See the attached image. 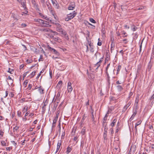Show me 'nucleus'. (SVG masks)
Instances as JSON below:
<instances>
[{
    "label": "nucleus",
    "mask_w": 154,
    "mask_h": 154,
    "mask_svg": "<svg viewBox=\"0 0 154 154\" xmlns=\"http://www.w3.org/2000/svg\"><path fill=\"white\" fill-rule=\"evenodd\" d=\"M90 21L92 23H96V21L93 19L92 18L90 19Z\"/></svg>",
    "instance_id": "nucleus-35"
},
{
    "label": "nucleus",
    "mask_w": 154,
    "mask_h": 154,
    "mask_svg": "<svg viewBox=\"0 0 154 154\" xmlns=\"http://www.w3.org/2000/svg\"><path fill=\"white\" fill-rule=\"evenodd\" d=\"M48 49L51 51H53L54 52V53L55 54L59 56V53L55 49L51 48L50 47L49 45L48 46Z\"/></svg>",
    "instance_id": "nucleus-5"
},
{
    "label": "nucleus",
    "mask_w": 154,
    "mask_h": 154,
    "mask_svg": "<svg viewBox=\"0 0 154 154\" xmlns=\"http://www.w3.org/2000/svg\"><path fill=\"white\" fill-rule=\"evenodd\" d=\"M121 65H119L118 66V68L117 69V74H118L119 73V72L120 69H121Z\"/></svg>",
    "instance_id": "nucleus-28"
},
{
    "label": "nucleus",
    "mask_w": 154,
    "mask_h": 154,
    "mask_svg": "<svg viewBox=\"0 0 154 154\" xmlns=\"http://www.w3.org/2000/svg\"><path fill=\"white\" fill-rule=\"evenodd\" d=\"M14 70L13 69H11L10 68H9L8 69V70L7 71L8 72L10 73L11 74H13L14 72Z\"/></svg>",
    "instance_id": "nucleus-29"
},
{
    "label": "nucleus",
    "mask_w": 154,
    "mask_h": 154,
    "mask_svg": "<svg viewBox=\"0 0 154 154\" xmlns=\"http://www.w3.org/2000/svg\"><path fill=\"white\" fill-rule=\"evenodd\" d=\"M28 80H26L23 83V85L24 86H25V87L27 85L28 83Z\"/></svg>",
    "instance_id": "nucleus-36"
},
{
    "label": "nucleus",
    "mask_w": 154,
    "mask_h": 154,
    "mask_svg": "<svg viewBox=\"0 0 154 154\" xmlns=\"http://www.w3.org/2000/svg\"><path fill=\"white\" fill-rule=\"evenodd\" d=\"M43 72L44 70H42V71H40L39 73V74L37 76V77L36 78L38 79L39 77L41 75V73H42Z\"/></svg>",
    "instance_id": "nucleus-39"
},
{
    "label": "nucleus",
    "mask_w": 154,
    "mask_h": 154,
    "mask_svg": "<svg viewBox=\"0 0 154 154\" xmlns=\"http://www.w3.org/2000/svg\"><path fill=\"white\" fill-rule=\"evenodd\" d=\"M21 4L25 10L27 9L26 0H21Z\"/></svg>",
    "instance_id": "nucleus-9"
},
{
    "label": "nucleus",
    "mask_w": 154,
    "mask_h": 154,
    "mask_svg": "<svg viewBox=\"0 0 154 154\" xmlns=\"http://www.w3.org/2000/svg\"><path fill=\"white\" fill-rule=\"evenodd\" d=\"M26 62H27V63H30L31 62V60H29V59H27L26 61Z\"/></svg>",
    "instance_id": "nucleus-59"
},
{
    "label": "nucleus",
    "mask_w": 154,
    "mask_h": 154,
    "mask_svg": "<svg viewBox=\"0 0 154 154\" xmlns=\"http://www.w3.org/2000/svg\"><path fill=\"white\" fill-rule=\"evenodd\" d=\"M75 4L72 5H69L68 7V9L69 10H73L75 8Z\"/></svg>",
    "instance_id": "nucleus-19"
},
{
    "label": "nucleus",
    "mask_w": 154,
    "mask_h": 154,
    "mask_svg": "<svg viewBox=\"0 0 154 154\" xmlns=\"http://www.w3.org/2000/svg\"><path fill=\"white\" fill-rule=\"evenodd\" d=\"M100 63H99V62H97L94 65V67L95 68V70L96 71H97V70L98 69V68L100 66Z\"/></svg>",
    "instance_id": "nucleus-13"
},
{
    "label": "nucleus",
    "mask_w": 154,
    "mask_h": 154,
    "mask_svg": "<svg viewBox=\"0 0 154 154\" xmlns=\"http://www.w3.org/2000/svg\"><path fill=\"white\" fill-rule=\"evenodd\" d=\"M48 100L46 99L45 101V102L44 103V106L42 107V109L44 110H45V106L48 105Z\"/></svg>",
    "instance_id": "nucleus-15"
},
{
    "label": "nucleus",
    "mask_w": 154,
    "mask_h": 154,
    "mask_svg": "<svg viewBox=\"0 0 154 154\" xmlns=\"http://www.w3.org/2000/svg\"><path fill=\"white\" fill-rule=\"evenodd\" d=\"M103 56L102 58H100V60L98 62L101 63H102V61H103Z\"/></svg>",
    "instance_id": "nucleus-49"
},
{
    "label": "nucleus",
    "mask_w": 154,
    "mask_h": 154,
    "mask_svg": "<svg viewBox=\"0 0 154 154\" xmlns=\"http://www.w3.org/2000/svg\"><path fill=\"white\" fill-rule=\"evenodd\" d=\"M113 109H109L107 112V114H109V113H110L111 111H112Z\"/></svg>",
    "instance_id": "nucleus-51"
},
{
    "label": "nucleus",
    "mask_w": 154,
    "mask_h": 154,
    "mask_svg": "<svg viewBox=\"0 0 154 154\" xmlns=\"http://www.w3.org/2000/svg\"><path fill=\"white\" fill-rule=\"evenodd\" d=\"M98 40H99H99H100L99 38L98 39ZM101 45H102V42H99V41L97 43V45L98 46H101Z\"/></svg>",
    "instance_id": "nucleus-50"
},
{
    "label": "nucleus",
    "mask_w": 154,
    "mask_h": 154,
    "mask_svg": "<svg viewBox=\"0 0 154 154\" xmlns=\"http://www.w3.org/2000/svg\"><path fill=\"white\" fill-rule=\"evenodd\" d=\"M132 103L131 101H129L128 102L127 104L125 105L123 107L122 111V112L124 113L131 105Z\"/></svg>",
    "instance_id": "nucleus-3"
},
{
    "label": "nucleus",
    "mask_w": 154,
    "mask_h": 154,
    "mask_svg": "<svg viewBox=\"0 0 154 154\" xmlns=\"http://www.w3.org/2000/svg\"><path fill=\"white\" fill-rule=\"evenodd\" d=\"M59 114V113H57L56 116V117L54 118V120L53 121V124H52V127H54L55 126V125L56 123V122L57 120Z\"/></svg>",
    "instance_id": "nucleus-10"
},
{
    "label": "nucleus",
    "mask_w": 154,
    "mask_h": 154,
    "mask_svg": "<svg viewBox=\"0 0 154 154\" xmlns=\"http://www.w3.org/2000/svg\"><path fill=\"white\" fill-rule=\"evenodd\" d=\"M117 119H114L113 120L111 124V125L112 127H113L114 126L115 123L116 122Z\"/></svg>",
    "instance_id": "nucleus-26"
},
{
    "label": "nucleus",
    "mask_w": 154,
    "mask_h": 154,
    "mask_svg": "<svg viewBox=\"0 0 154 154\" xmlns=\"http://www.w3.org/2000/svg\"><path fill=\"white\" fill-rule=\"evenodd\" d=\"M110 65V63L108 64L106 68L105 71H108V69L109 68Z\"/></svg>",
    "instance_id": "nucleus-41"
},
{
    "label": "nucleus",
    "mask_w": 154,
    "mask_h": 154,
    "mask_svg": "<svg viewBox=\"0 0 154 154\" xmlns=\"http://www.w3.org/2000/svg\"><path fill=\"white\" fill-rule=\"evenodd\" d=\"M143 42V41L141 42V44H140V51H139V53L141 51V49H142V44Z\"/></svg>",
    "instance_id": "nucleus-43"
},
{
    "label": "nucleus",
    "mask_w": 154,
    "mask_h": 154,
    "mask_svg": "<svg viewBox=\"0 0 154 154\" xmlns=\"http://www.w3.org/2000/svg\"><path fill=\"white\" fill-rule=\"evenodd\" d=\"M85 117H86L85 115V114H84L83 115V117L81 120V122L82 123H83V122H84V120L85 119Z\"/></svg>",
    "instance_id": "nucleus-37"
},
{
    "label": "nucleus",
    "mask_w": 154,
    "mask_h": 154,
    "mask_svg": "<svg viewBox=\"0 0 154 154\" xmlns=\"http://www.w3.org/2000/svg\"><path fill=\"white\" fill-rule=\"evenodd\" d=\"M137 28V27H136V26H134V27L132 29V30L133 31H134L135 30H136V29Z\"/></svg>",
    "instance_id": "nucleus-55"
},
{
    "label": "nucleus",
    "mask_w": 154,
    "mask_h": 154,
    "mask_svg": "<svg viewBox=\"0 0 154 154\" xmlns=\"http://www.w3.org/2000/svg\"><path fill=\"white\" fill-rule=\"evenodd\" d=\"M40 2L42 4L43 6H44V5H45V3H46V0H41Z\"/></svg>",
    "instance_id": "nucleus-32"
},
{
    "label": "nucleus",
    "mask_w": 154,
    "mask_h": 154,
    "mask_svg": "<svg viewBox=\"0 0 154 154\" xmlns=\"http://www.w3.org/2000/svg\"><path fill=\"white\" fill-rule=\"evenodd\" d=\"M54 40L55 41H57L59 42L60 41V39L58 37H55L54 38Z\"/></svg>",
    "instance_id": "nucleus-30"
},
{
    "label": "nucleus",
    "mask_w": 154,
    "mask_h": 154,
    "mask_svg": "<svg viewBox=\"0 0 154 154\" xmlns=\"http://www.w3.org/2000/svg\"><path fill=\"white\" fill-rule=\"evenodd\" d=\"M26 26V25L25 23H22L21 24V27L22 28L25 27Z\"/></svg>",
    "instance_id": "nucleus-44"
},
{
    "label": "nucleus",
    "mask_w": 154,
    "mask_h": 154,
    "mask_svg": "<svg viewBox=\"0 0 154 154\" xmlns=\"http://www.w3.org/2000/svg\"><path fill=\"white\" fill-rule=\"evenodd\" d=\"M107 134H103V137L104 138V141L103 142L104 143H106L107 142Z\"/></svg>",
    "instance_id": "nucleus-23"
},
{
    "label": "nucleus",
    "mask_w": 154,
    "mask_h": 154,
    "mask_svg": "<svg viewBox=\"0 0 154 154\" xmlns=\"http://www.w3.org/2000/svg\"><path fill=\"white\" fill-rule=\"evenodd\" d=\"M1 143L2 145L3 146H6V143L5 141H1Z\"/></svg>",
    "instance_id": "nucleus-31"
},
{
    "label": "nucleus",
    "mask_w": 154,
    "mask_h": 154,
    "mask_svg": "<svg viewBox=\"0 0 154 154\" xmlns=\"http://www.w3.org/2000/svg\"><path fill=\"white\" fill-rule=\"evenodd\" d=\"M90 50L91 52H94V50L93 47H90Z\"/></svg>",
    "instance_id": "nucleus-40"
},
{
    "label": "nucleus",
    "mask_w": 154,
    "mask_h": 154,
    "mask_svg": "<svg viewBox=\"0 0 154 154\" xmlns=\"http://www.w3.org/2000/svg\"><path fill=\"white\" fill-rule=\"evenodd\" d=\"M154 99V94L151 97L150 100H152Z\"/></svg>",
    "instance_id": "nucleus-64"
},
{
    "label": "nucleus",
    "mask_w": 154,
    "mask_h": 154,
    "mask_svg": "<svg viewBox=\"0 0 154 154\" xmlns=\"http://www.w3.org/2000/svg\"><path fill=\"white\" fill-rule=\"evenodd\" d=\"M4 118L2 116H0V120H2L4 119Z\"/></svg>",
    "instance_id": "nucleus-62"
},
{
    "label": "nucleus",
    "mask_w": 154,
    "mask_h": 154,
    "mask_svg": "<svg viewBox=\"0 0 154 154\" xmlns=\"http://www.w3.org/2000/svg\"><path fill=\"white\" fill-rule=\"evenodd\" d=\"M72 88L71 86V83L70 82H68L67 86V91L68 92L70 93L72 90Z\"/></svg>",
    "instance_id": "nucleus-7"
},
{
    "label": "nucleus",
    "mask_w": 154,
    "mask_h": 154,
    "mask_svg": "<svg viewBox=\"0 0 154 154\" xmlns=\"http://www.w3.org/2000/svg\"><path fill=\"white\" fill-rule=\"evenodd\" d=\"M133 93L132 92H130L129 94V97L128 98V99L129 100L130 98V97L133 95Z\"/></svg>",
    "instance_id": "nucleus-45"
},
{
    "label": "nucleus",
    "mask_w": 154,
    "mask_h": 154,
    "mask_svg": "<svg viewBox=\"0 0 154 154\" xmlns=\"http://www.w3.org/2000/svg\"><path fill=\"white\" fill-rule=\"evenodd\" d=\"M115 46V43L113 41H112L111 42V48H110V51L111 53L112 52V50H113V49H112Z\"/></svg>",
    "instance_id": "nucleus-18"
},
{
    "label": "nucleus",
    "mask_w": 154,
    "mask_h": 154,
    "mask_svg": "<svg viewBox=\"0 0 154 154\" xmlns=\"http://www.w3.org/2000/svg\"><path fill=\"white\" fill-rule=\"evenodd\" d=\"M87 75H88V77L90 79H93L94 78V74H89L88 71L87 72Z\"/></svg>",
    "instance_id": "nucleus-17"
},
{
    "label": "nucleus",
    "mask_w": 154,
    "mask_h": 154,
    "mask_svg": "<svg viewBox=\"0 0 154 154\" xmlns=\"http://www.w3.org/2000/svg\"><path fill=\"white\" fill-rule=\"evenodd\" d=\"M46 4L47 5L48 9L50 11H52V8L51 6V5L50 4V3L49 2H48V1L46 2Z\"/></svg>",
    "instance_id": "nucleus-16"
},
{
    "label": "nucleus",
    "mask_w": 154,
    "mask_h": 154,
    "mask_svg": "<svg viewBox=\"0 0 154 154\" xmlns=\"http://www.w3.org/2000/svg\"><path fill=\"white\" fill-rule=\"evenodd\" d=\"M72 150V149L71 147L69 146L67 147L66 149V153L67 154H69Z\"/></svg>",
    "instance_id": "nucleus-22"
},
{
    "label": "nucleus",
    "mask_w": 154,
    "mask_h": 154,
    "mask_svg": "<svg viewBox=\"0 0 154 154\" xmlns=\"http://www.w3.org/2000/svg\"><path fill=\"white\" fill-rule=\"evenodd\" d=\"M27 111V109H25V107H24L23 109V110L22 112L23 113H24L25 112Z\"/></svg>",
    "instance_id": "nucleus-56"
},
{
    "label": "nucleus",
    "mask_w": 154,
    "mask_h": 154,
    "mask_svg": "<svg viewBox=\"0 0 154 154\" xmlns=\"http://www.w3.org/2000/svg\"><path fill=\"white\" fill-rule=\"evenodd\" d=\"M52 32L54 33V35H58V33L57 32H56L55 31H53V32Z\"/></svg>",
    "instance_id": "nucleus-63"
},
{
    "label": "nucleus",
    "mask_w": 154,
    "mask_h": 154,
    "mask_svg": "<svg viewBox=\"0 0 154 154\" xmlns=\"http://www.w3.org/2000/svg\"><path fill=\"white\" fill-rule=\"evenodd\" d=\"M17 115L19 116H20L21 114V112L20 111H17Z\"/></svg>",
    "instance_id": "nucleus-52"
},
{
    "label": "nucleus",
    "mask_w": 154,
    "mask_h": 154,
    "mask_svg": "<svg viewBox=\"0 0 154 154\" xmlns=\"http://www.w3.org/2000/svg\"><path fill=\"white\" fill-rule=\"evenodd\" d=\"M40 30L41 31L43 32H53V31L52 30L49 29L47 28L45 29H40Z\"/></svg>",
    "instance_id": "nucleus-8"
},
{
    "label": "nucleus",
    "mask_w": 154,
    "mask_h": 154,
    "mask_svg": "<svg viewBox=\"0 0 154 154\" xmlns=\"http://www.w3.org/2000/svg\"><path fill=\"white\" fill-rule=\"evenodd\" d=\"M108 59H108V57H107L105 59L104 64H105L108 61Z\"/></svg>",
    "instance_id": "nucleus-54"
},
{
    "label": "nucleus",
    "mask_w": 154,
    "mask_h": 154,
    "mask_svg": "<svg viewBox=\"0 0 154 154\" xmlns=\"http://www.w3.org/2000/svg\"><path fill=\"white\" fill-rule=\"evenodd\" d=\"M59 32H61V34L65 36H66L67 35V33L63 29L61 31H59Z\"/></svg>",
    "instance_id": "nucleus-27"
},
{
    "label": "nucleus",
    "mask_w": 154,
    "mask_h": 154,
    "mask_svg": "<svg viewBox=\"0 0 154 154\" xmlns=\"http://www.w3.org/2000/svg\"><path fill=\"white\" fill-rule=\"evenodd\" d=\"M110 77L109 76H108V77H107V82L108 83V85H110Z\"/></svg>",
    "instance_id": "nucleus-33"
},
{
    "label": "nucleus",
    "mask_w": 154,
    "mask_h": 154,
    "mask_svg": "<svg viewBox=\"0 0 154 154\" xmlns=\"http://www.w3.org/2000/svg\"><path fill=\"white\" fill-rule=\"evenodd\" d=\"M49 74H50V75L51 78H52V71L50 69V70L49 71Z\"/></svg>",
    "instance_id": "nucleus-53"
},
{
    "label": "nucleus",
    "mask_w": 154,
    "mask_h": 154,
    "mask_svg": "<svg viewBox=\"0 0 154 154\" xmlns=\"http://www.w3.org/2000/svg\"><path fill=\"white\" fill-rule=\"evenodd\" d=\"M86 132V129L84 127L83 128L81 131V133L82 135H84L85 134Z\"/></svg>",
    "instance_id": "nucleus-25"
},
{
    "label": "nucleus",
    "mask_w": 154,
    "mask_h": 154,
    "mask_svg": "<svg viewBox=\"0 0 154 154\" xmlns=\"http://www.w3.org/2000/svg\"><path fill=\"white\" fill-rule=\"evenodd\" d=\"M12 149V147H7L6 149L7 150L10 151L11 149Z\"/></svg>",
    "instance_id": "nucleus-48"
},
{
    "label": "nucleus",
    "mask_w": 154,
    "mask_h": 154,
    "mask_svg": "<svg viewBox=\"0 0 154 154\" xmlns=\"http://www.w3.org/2000/svg\"><path fill=\"white\" fill-rule=\"evenodd\" d=\"M105 72L106 74L107 77L109 76L108 71H105Z\"/></svg>",
    "instance_id": "nucleus-58"
},
{
    "label": "nucleus",
    "mask_w": 154,
    "mask_h": 154,
    "mask_svg": "<svg viewBox=\"0 0 154 154\" xmlns=\"http://www.w3.org/2000/svg\"><path fill=\"white\" fill-rule=\"evenodd\" d=\"M89 100H88V101H87V102L86 103V106H88L89 105Z\"/></svg>",
    "instance_id": "nucleus-60"
},
{
    "label": "nucleus",
    "mask_w": 154,
    "mask_h": 154,
    "mask_svg": "<svg viewBox=\"0 0 154 154\" xmlns=\"http://www.w3.org/2000/svg\"><path fill=\"white\" fill-rule=\"evenodd\" d=\"M140 95L139 94H137V97L136 98V99L135 100V105L136 106V109H137L138 108V103L139 102V98Z\"/></svg>",
    "instance_id": "nucleus-6"
},
{
    "label": "nucleus",
    "mask_w": 154,
    "mask_h": 154,
    "mask_svg": "<svg viewBox=\"0 0 154 154\" xmlns=\"http://www.w3.org/2000/svg\"><path fill=\"white\" fill-rule=\"evenodd\" d=\"M61 144L60 143H59V142L57 144V149H56V152H55V153H56L59 150L60 146Z\"/></svg>",
    "instance_id": "nucleus-24"
},
{
    "label": "nucleus",
    "mask_w": 154,
    "mask_h": 154,
    "mask_svg": "<svg viewBox=\"0 0 154 154\" xmlns=\"http://www.w3.org/2000/svg\"><path fill=\"white\" fill-rule=\"evenodd\" d=\"M32 5H34L35 9L37 10H39L38 7V5L36 4V3L35 0H32Z\"/></svg>",
    "instance_id": "nucleus-14"
},
{
    "label": "nucleus",
    "mask_w": 154,
    "mask_h": 154,
    "mask_svg": "<svg viewBox=\"0 0 154 154\" xmlns=\"http://www.w3.org/2000/svg\"><path fill=\"white\" fill-rule=\"evenodd\" d=\"M35 72H33L30 75H31V78H32L33 76L35 75Z\"/></svg>",
    "instance_id": "nucleus-38"
},
{
    "label": "nucleus",
    "mask_w": 154,
    "mask_h": 154,
    "mask_svg": "<svg viewBox=\"0 0 154 154\" xmlns=\"http://www.w3.org/2000/svg\"><path fill=\"white\" fill-rule=\"evenodd\" d=\"M19 128V127L16 126L13 128L14 131H17Z\"/></svg>",
    "instance_id": "nucleus-34"
},
{
    "label": "nucleus",
    "mask_w": 154,
    "mask_h": 154,
    "mask_svg": "<svg viewBox=\"0 0 154 154\" xmlns=\"http://www.w3.org/2000/svg\"><path fill=\"white\" fill-rule=\"evenodd\" d=\"M32 87V84H29V85H28V88L29 90H30V89Z\"/></svg>",
    "instance_id": "nucleus-46"
},
{
    "label": "nucleus",
    "mask_w": 154,
    "mask_h": 154,
    "mask_svg": "<svg viewBox=\"0 0 154 154\" xmlns=\"http://www.w3.org/2000/svg\"><path fill=\"white\" fill-rule=\"evenodd\" d=\"M136 109H136L135 110V111L133 113L132 115L131 116L129 120L130 121H131L133 119L134 117L135 116L136 114H137V111Z\"/></svg>",
    "instance_id": "nucleus-11"
},
{
    "label": "nucleus",
    "mask_w": 154,
    "mask_h": 154,
    "mask_svg": "<svg viewBox=\"0 0 154 154\" xmlns=\"http://www.w3.org/2000/svg\"><path fill=\"white\" fill-rule=\"evenodd\" d=\"M38 88L39 89H38V91H39V92L41 94H43L44 89L43 88H42L41 86H40Z\"/></svg>",
    "instance_id": "nucleus-21"
},
{
    "label": "nucleus",
    "mask_w": 154,
    "mask_h": 154,
    "mask_svg": "<svg viewBox=\"0 0 154 154\" xmlns=\"http://www.w3.org/2000/svg\"><path fill=\"white\" fill-rule=\"evenodd\" d=\"M62 81H60L59 82H58V83L57 85H62Z\"/></svg>",
    "instance_id": "nucleus-57"
},
{
    "label": "nucleus",
    "mask_w": 154,
    "mask_h": 154,
    "mask_svg": "<svg viewBox=\"0 0 154 154\" xmlns=\"http://www.w3.org/2000/svg\"><path fill=\"white\" fill-rule=\"evenodd\" d=\"M34 21L38 22L39 24L38 26L42 27L51 26L49 25L48 22L40 19L35 18L34 19Z\"/></svg>",
    "instance_id": "nucleus-1"
},
{
    "label": "nucleus",
    "mask_w": 154,
    "mask_h": 154,
    "mask_svg": "<svg viewBox=\"0 0 154 154\" xmlns=\"http://www.w3.org/2000/svg\"><path fill=\"white\" fill-rule=\"evenodd\" d=\"M54 25H55V26L56 27V30L57 31L59 32L62 30L61 26L59 23H54Z\"/></svg>",
    "instance_id": "nucleus-4"
},
{
    "label": "nucleus",
    "mask_w": 154,
    "mask_h": 154,
    "mask_svg": "<svg viewBox=\"0 0 154 154\" xmlns=\"http://www.w3.org/2000/svg\"><path fill=\"white\" fill-rule=\"evenodd\" d=\"M4 132L2 130H0V135H1L2 137L3 136Z\"/></svg>",
    "instance_id": "nucleus-47"
},
{
    "label": "nucleus",
    "mask_w": 154,
    "mask_h": 154,
    "mask_svg": "<svg viewBox=\"0 0 154 154\" xmlns=\"http://www.w3.org/2000/svg\"><path fill=\"white\" fill-rule=\"evenodd\" d=\"M77 13L75 11H74L72 13L67 15V17H66L65 20L66 21H68L69 20L73 18L76 15Z\"/></svg>",
    "instance_id": "nucleus-2"
},
{
    "label": "nucleus",
    "mask_w": 154,
    "mask_h": 154,
    "mask_svg": "<svg viewBox=\"0 0 154 154\" xmlns=\"http://www.w3.org/2000/svg\"><path fill=\"white\" fill-rule=\"evenodd\" d=\"M117 90L119 91H121L123 89V87L121 85H117Z\"/></svg>",
    "instance_id": "nucleus-20"
},
{
    "label": "nucleus",
    "mask_w": 154,
    "mask_h": 154,
    "mask_svg": "<svg viewBox=\"0 0 154 154\" xmlns=\"http://www.w3.org/2000/svg\"><path fill=\"white\" fill-rule=\"evenodd\" d=\"M91 110H92V111L91 112V119H92V122H93V123L94 124L96 122V121L94 120V111L93 109H91Z\"/></svg>",
    "instance_id": "nucleus-12"
},
{
    "label": "nucleus",
    "mask_w": 154,
    "mask_h": 154,
    "mask_svg": "<svg viewBox=\"0 0 154 154\" xmlns=\"http://www.w3.org/2000/svg\"><path fill=\"white\" fill-rule=\"evenodd\" d=\"M141 123V121H139L137 123H136L135 125H136V126H138L139 125H140Z\"/></svg>",
    "instance_id": "nucleus-42"
},
{
    "label": "nucleus",
    "mask_w": 154,
    "mask_h": 154,
    "mask_svg": "<svg viewBox=\"0 0 154 154\" xmlns=\"http://www.w3.org/2000/svg\"><path fill=\"white\" fill-rule=\"evenodd\" d=\"M65 135V132H64L63 133L62 135L61 138H62L63 137H64Z\"/></svg>",
    "instance_id": "nucleus-61"
}]
</instances>
